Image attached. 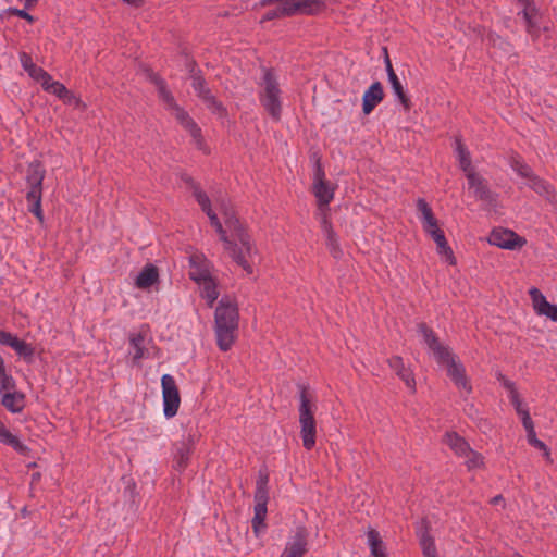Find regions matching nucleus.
I'll use <instances>...</instances> for the list:
<instances>
[{"instance_id":"nucleus-32","label":"nucleus","mask_w":557,"mask_h":557,"mask_svg":"<svg viewBox=\"0 0 557 557\" xmlns=\"http://www.w3.org/2000/svg\"><path fill=\"white\" fill-rule=\"evenodd\" d=\"M1 404L11 412H21L25 407V396L15 389L3 393Z\"/></svg>"},{"instance_id":"nucleus-15","label":"nucleus","mask_w":557,"mask_h":557,"mask_svg":"<svg viewBox=\"0 0 557 557\" xmlns=\"http://www.w3.org/2000/svg\"><path fill=\"white\" fill-rule=\"evenodd\" d=\"M487 240L491 245L509 250L520 249L527 243L525 238L519 236L511 230L503 227L494 228Z\"/></svg>"},{"instance_id":"nucleus-33","label":"nucleus","mask_w":557,"mask_h":557,"mask_svg":"<svg viewBox=\"0 0 557 557\" xmlns=\"http://www.w3.org/2000/svg\"><path fill=\"white\" fill-rule=\"evenodd\" d=\"M455 150L458 157L460 169L465 172V174L467 175L474 171L472 168L470 152L460 136L455 137Z\"/></svg>"},{"instance_id":"nucleus-40","label":"nucleus","mask_w":557,"mask_h":557,"mask_svg":"<svg viewBox=\"0 0 557 557\" xmlns=\"http://www.w3.org/2000/svg\"><path fill=\"white\" fill-rule=\"evenodd\" d=\"M511 403L515 406L517 414L521 418L524 429L527 430L534 426L529 410L523 406L520 395L518 397H513V399H511Z\"/></svg>"},{"instance_id":"nucleus-57","label":"nucleus","mask_w":557,"mask_h":557,"mask_svg":"<svg viewBox=\"0 0 557 557\" xmlns=\"http://www.w3.org/2000/svg\"><path fill=\"white\" fill-rule=\"evenodd\" d=\"M520 4L523 5V8H528L529 5L530 7H534L535 3H534V0H517Z\"/></svg>"},{"instance_id":"nucleus-58","label":"nucleus","mask_w":557,"mask_h":557,"mask_svg":"<svg viewBox=\"0 0 557 557\" xmlns=\"http://www.w3.org/2000/svg\"><path fill=\"white\" fill-rule=\"evenodd\" d=\"M280 2H282V0H262V1L260 2V4H261L262 7H267V5H271V4H274V3H275V4H277V3H280Z\"/></svg>"},{"instance_id":"nucleus-54","label":"nucleus","mask_w":557,"mask_h":557,"mask_svg":"<svg viewBox=\"0 0 557 557\" xmlns=\"http://www.w3.org/2000/svg\"><path fill=\"white\" fill-rule=\"evenodd\" d=\"M138 341H139V338H137V337H135V336H133V337L131 338L132 344H133V345H134V347L136 348V352H135V355H134V357H133V359H134V360H136L137 358H139V344H138Z\"/></svg>"},{"instance_id":"nucleus-23","label":"nucleus","mask_w":557,"mask_h":557,"mask_svg":"<svg viewBox=\"0 0 557 557\" xmlns=\"http://www.w3.org/2000/svg\"><path fill=\"white\" fill-rule=\"evenodd\" d=\"M182 181L186 185L187 189L191 193L195 200L199 205L202 211L209 210L211 207V200L208 194L202 189L200 184L194 180L188 174H183L181 176Z\"/></svg>"},{"instance_id":"nucleus-49","label":"nucleus","mask_w":557,"mask_h":557,"mask_svg":"<svg viewBox=\"0 0 557 557\" xmlns=\"http://www.w3.org/2000/svg\"><path fill=\"white\" fill-rule=\"evenodd\" d=\"M220 235V239L224 243L225 250H228L231 248H234V243L228 238L226 235V230L223 228V233H218Z\"/></svg>"},{"instance_id":"nucleus-26","label":"nucleus","mask_w":557,"mask_h":557,"mask_svg":"<svg viewBox=\"0 0 557 557\" xmlns=\"http://www.w3.org/2000/svg\"><path fill=\"white\" fill-rule=\"evenodd\" d=\"M160 283L158 267L153 263H147L141 269V290L158 292Z\"/></svg>"},{"instance_id":"nucleus-4","label":"nucleus","mask_w":557,"mask_h":557,"mask_svg":"<svg viewBox=\"0 0 557 557\" xmlns=\"http://www.w3.org/2000/svg\"><path fill=\"white\" fill-rule=\"evenodd\" d=\"M326 9V0H282L272 10H269L261 23L293 15H317Z\"/></svg>"},{"instance_id":"nucleus-16","label":"nucleus","mask_w":557,"mask_h":557,"mask_svg":"<svg viewBox=\"0 0 557 557\" xmlns=\"http://www.w3.org/2000/svg\"><path fill=\"white\" fill-rule=\"evenodd\" d=\"M386 362L394 371L395 375L405 384L410 394H416L417 381L411 367L407 366L400 356H392Z\"/></svg>"},{"instance_id":"nucleus-61","label":"nucleus","mask_w":557,"mask_h":557,"mask_svg":"<svg viewBox=\"0 0 557 557\" xmlns=\"http://www.w3.org/2000/svg\"><path fill=\"white\" fill-rule=\"evenodd\" d=\"M4 372H5L4 360H3V358L0 356V375H2Z\"/></svg>"},{"instance_id":"nucleus-48","label":"nucleus","mask_w":557,"mask_h":557,"mask_svg":"<svg viewBox=\"0 0 557 557\" xmlns=\"http://www.w3.org/2000/svg\"><path fill=\"white\" fill-rule=\"evenodd\" d=\"M20 60H21L22 66L24 67V70L26 72L35 64L32 60V57L26 52H22L20 54Z\"/></svg>"},{"instance_id":"nucleus-18","label":"nucleus","mask_w":557,"mask_h":557,"mask_svg":"<svg viewBox=\"0 0 557 557\" xmlns=\"http://www.w3.org/2000/svg\"><path fill=\"white\" fill-rule=\"evenodd\" d=\"M0 343L13 348L15 352L26 361L30 362L33 360L35 354L34 347L13 334L0 330Z\"/></svg>"},{"instance_id":"nucleus-41","label":"nucleus","mask_w":557,"mask_h":557,"mask_svg":"<svg viewBox=\"0 0 557 557\" xmlns=\"http://www.w3.org/2000/svg\"><path fill=\"white\" fill-rule=\"evenodd\" d=\"M65 104L74 106L75 108L81 109L82 111L86 110L87 106L83 100L76 96L73 91H69L65 98L62 99Z\"/></svg>"},{"instance_id":"nucleus-38","label":"nucleus","mask_w":557,"mask_h":557,"mask_svg":"<svg viewBox=\"0 0 557 557\" xmlns=\"http://www.w3.org/2000/svg\"><path fill=\"white\" fill-rule=\"evenodd\" d=\"M465 454L466 456H461L460 458L465 459V466L468 471L485 468V458L481 453L470 447L469 453L466 451Z\"/></svg>"},{"instance_id":"nucleus-19","label":"nucleus","mask_w":557,"mask_h":557,"mask_svg":"<svg viewBox=\"0 0 557 557\" xmlns=\"http://www.w3.org/2000/svg\"><path fill=\"white\" fill-rule=\"evenodd\" d=\"M447 375L454 382L457 388L463 389L467 394L472 393V385L467 376L463 364L458 360H450L446 367Z\"/></svg>"},{"instance_id":"nucleus-55","label":"nucleus","mask_w":557,"mask_h":557,"mask_svg":"<svg viewBox=\"0 0 557 557\" xmlns=\"http://www.w3.org/2000/svg\"><path fill=\"white\" fill-rule=\"evenodd\" d=\"M490 503L492 505H497V504L502 503L505 506V499H504L503 495H500V494L491 498Z\"/></svg>"},{"instance_id":"nucleus-29","label":"nucleus","mask_w":557,"mask_h":557,"mask_svg":"<svg viewBox=\"0 0 557 557\" xmlns=\"http://www.w3.org/2000/svg\"><path fill=\"white\" fill-rule=\"evenodd\" d=\"M527 24V33L531 36L533 41L540 38L539 26V10L536 5L523 8L521 13Z\"/></svg>"},{"instance_id":"nucleus-10","label":"nucleus","mask_w":557,"mask_h":557,"mask_svg":"<svg viewBox=\"0 0 557 557\" xmlns=\"http://www.w3.org/2000/svg\"><path fill=\"white\" fill-rule=\"evenodd\" d=\"M191 87L197 94V96L205 102L207 108L211 110L213 114L218 115L221 119L227 117V109L212 94L205 77L199 71L191 74Z\"/></svg>"},{"instance_id":"nucleus-22","label":"nucleus","mask_w":557,"mask_h":557,"mask_svg":"<svg viewBox=\"0 0 557 557\" xmlns=\"http://www.w3.org/2000/svg\"><path fill=\"white\" fill-rule=\"evenodd\" d=\"M470 188L474 189V195L479 200L492 202L494 195L487 186L486 181L475 171L466 175Z\"/></svg>"},{"instance_id":"nucleus-62","label":"nucleus","mask_w":557,"mask_h":557,"mask_svg":"<svg viewBox=\"0 0 557 557\" xmlns=\"http://www.w3.org/2000/svg\"><path fill=\"white\" fill-rule=\"evenodd\" d=\"M212 226L215 228L216 233H223L224 227L222 226L221 222H218V224H214Z\"/></svg>"},{"instance_id":"nucleus-25","label":"nucleus","mask_w":557,"mask_h":557,"mask_svg":"<svg viewBox=\"0 0 557 557\" xmlns=\"http://www.w3.org/2000/svg\"><path fill=\"white\" fill-rule=\"evenodd\" d=\"M384 90L380 82L373 83L367 89L362 97V111L364 114H370L373 109L383 100Z\"/></svg>"},{"instance_id":"nucleus-1","label":"nucleus","mask_w":557,"mask_h":557,"mask_svg":"<svg viewBox=\"0 0 557 557\" xmlns=\"http://www.w3.org/2000/svg\"><path fill=\"white\" fill-rule=\"evenodd\" d=\"M239 307L234 296H223L214 311V334L221 351H228L237 339Z\"/></svg>"},{"instance_id":"nucleus-60","label":"nucleus","mask_w":557,"mask_h":557,"mask_svg":"<svg viewBox=\"0 0 557 557\" xmlns=\"http://www.w3.org/2000/svg\"><path fill=\"white\" fill-rule=\"evenodd\" d=\"M37 4V0H25V8L32 9Z\"/></svg>"},{"instance_id":"nucleus-21","label":"nucleus","mask_w":557,"mask_h":557,"mask_svg":"<svg viewBox=\"0 0 557 557\" xmlns=\"http://www.w3.org/2000/svg\"><path fill=\"white\" fill-rule=\"evenodd\" d=\"M417 209L421 213L423 230L428 235L433 236L435 233L442 231L438 225V220L424 198L417 200Z\"/></svg>"},{"instance_id":"nucleus-59","label":"nucleus","mask_w":557,"mask_h":557,"mask_svg":"<svg viewBox=\"0 0 557 557\" xmlns=\"http://www.w3.org/2000/svg\"><path fill=\"white\" fill-rule=\"evenodd\" d=\"M543 456L545 457L548 463H553V459L550 457V449L548 447L546 448V451H543Z\"/></svg>"},{"instance_id":"nucleus-52","label":"nucleus","mask_w":557,"mask_h":557,"mask_svg":"<svg viewBox=\"0 0 557 557\" xmlns=\"http://www.w3.org/2000/svg\"><path fill=\"white\" fill-rule=\"evenodd\" d=\"M207 216L209 218L210 220V223L211 225H214V224H218V222H220L218 215L215 214V212L212 210V208H210L209 210H206L203 211Z\"/></svg>"},{"instance_id":"nucleus-13","label":"nucleus","mask_w":557,"mask_h":557,"mask_svg":"<svg viewBox=\"0 0 557 557\" xmlns=\"http://www.w3.org/2000/svg\"><path fill=\"white\" fill-rule=\"evenodd\" d=\"M161 383L163 393L164 416L166 418H172L177 413L180 408V392L176 386L175 380L169 374H164L162 376Z\"/></svg>"},{"instance_id":"nucleus-53","label":"nucleus","mask_w":557,"mask_h":557,"mask_svg":"<svg viewBox=\"0 0 557 557\" xmlns=\"http://www.w3.org/2000/svg\"><path fill=\"white\" fill-rule=\"evenodd\" d=\"M207 216L209 218L210 220V223L211 225H214V224H218V222H220L218 215L215 214V212L212 210V208H210L209 210H206L203 211Z\"/></svg>"},{"instance_id":"nucleus-2","label":"nucleus","mask_w":557,"mask_h":557,"mask_svg":"<svg viewBox=\"0 0 557 557\" xmlns=\"http://www.w3.org/2000/svg\"><path fill=\"white\" fill-rule=\"evenodd\" d=\"M224 222L227 230L232 233V236L240 245L239 247L235 242L234 248H231L227 251L232 259L246 272L247 275L253 274L255 269L249 262V259L252 257L256 249L250 235L233 212H225Z\"/></svg>"},{"instance_id":"nucleus-63","label":"nucleus","mask_w":557,"mask_h":557,"mask_svg":"<svg viewBox=\"0 0 557 557\" xmlns=\"http://www.w3.org/2000/svg\"><path fill=\"white\" fill-rule=\"evenodd\" d=\"M123 2H125L129 5H135V4H137L138 0H123Z\"/></svg>"},{"instance_id":"nucleus-39","label":"nucleus","mask_w":557,"mask_h":557,"mask_svg":"<svg viewBox=\"0 0 557 557\" xmlns=\"http://www.w3.org/2000/svg\"><path fill=\"white\" fill-rule=\"evenodd\" d=\"M388 81H389L392 88H393L395 95L397 96L399 102L404 107L405 111H409L411 108V101H410L409 97L407 96V94L405 92L404 87H403L399 78L397 77V75L389 77Z\"/></svg>"},{"instance_id":"nucleus-28","label":"nucleus","mask_w":557,"mask_h":557,"mask_svg":"<svg viewBox=\"0 0 557 557\" xmlns=\"http://www.w3.org/2000/svg\"><path fill=\"white\" fill-rule=\"evenodd\" d=\"M443 443L447 445L458 458L466 456L465 453H469V448L471 447L465 437L454 431L445 433Z\"/></svg>"},{"instance_id":"nucleus-56","label":"nucleus","mask_w":557,"mask_h":557,"mask_svg":"<svg viewBox=\"0 0 557 557\" xmlns=\"http://www.w3.org/2000/svg\"><path fill=\"white\" fill-rule=\"evenodd\" d=\"M533 447L542 450V451H546V448L548 447L543 441H539L536 444L533 445Z\"/></svg>"},{"instance_id":"nucleus-42","label":"nucleus","mask_w":557,"mask_h":557,"mask_svg":"<svg viewBox=\"0 0 557 557\" xmlns=\"http://www.w3.org/2000/svg\"><path fill=\"white\" fill-rule=\"evenodd\" d=\"M15 387V381L11 375L7 374V372L0 375V393L3 394L5 392L13 391Z\"/></svg>"},{"instance_id":"nucleus-5","label":"nucleus","mask_w":557,"mask_h":557,"mask_svg":"<svg viewBox=\"0 0 557 557\" xmlns=\"http://www.w3.org/2000/svg\"><path fill=\"white\" fill-rule=\"evenodd\" d=\"M144 73L146 79L156 87L159 98L164 103L165 109L171 112L183 128H185L189 122L194 121L189 113L176 102L171 90L168 88L165 81L158 73L148 67L144 69Z\"/></svg>"},{"instance_id":"nucleus-44","label":"nucleus","mask_w":557,"mask_h":557,"mask_svg":"<svg viewBox=\"0 0 557 557\" xmlns=\"http://www.w3.org/2000/svg\"><path fill=\"white\" fill-rule=\"evenodd\" d=\"M51 90L49 92H52L53 95H55L59 99H63L65 98L66 94L70 91V89L66 88V86L58 81H55L52 85H51Z\"/></svg>"},{"instance_id":"nucleus-64","label":"nucleus","mask_w":557,"mask_h":557,"mask_svg":"<svg viewBox=\"0 0 557 557\" xmlns=\"http://www.w3.org/2000/svg\"><path fill=\"white\" fill-rule=\"evenodd\" d=\"M39 479H40V473L39 472L33 474V481H36V480H39Z\"/></svg>"},{"instance_id":"nucleus-36","label":"nucleus","mask_w":557,"mask_h":557,"mask_svg":"<svg viewBox=\"0 0 557 557\" xmlns=\"http://www.w3.org/2000/svg\"><path fill=\"white\" fill-rule=\"evenodd\" d=\"M190 453L191 446L189 443L183 442L177 446L173 465L175 470L183 471L187 467Z\"/></svg>"},{"instance_id":"nucleus-20","label":"nucleus","mask_w":557,"mask_h":557,"mask_svg":"<svg viewBox=\"0 0 557 557\" xmlns=\"http://www.w3.org/2000/svg\"><path fill=\"white\" fill-rule=\"evenodd\" d=\"M530 297L533 308L539 315H545L552 321H557V306L547 301L546 297L535 287L531 288Z\"/></svg>"},{"instance_id":"nucleus-12","label":"nucleus","mask_w":557,"mask_h":557,"mask_svg":"<svg viewBox=\"0 0 557 557\" xmlns=\"http://www.w3.org/2000/svg\"><path fill=\"white\" fill-rule=\"evenodd\" d=\"M509 164L515 170L518 175L529 181V187L534 190L540 196H549L550 187L549 185L540 176H537L531 166L527 164L521 158L518 156H512L509 159Z\"/></svg>"},{"instance_id":"nucleus-9","label":"nucleus","mask_w":557,"mask_h":557,"mask_svg":"<svg viewBox=\"0 0 557 557\" xmlns=\"http://www.w3.org/2000/svg\"><path fill=\"white\" fill-rule=\"evenodd\" d=\"M268 474H260L255 491V515L251 520L252 529L256 535L265 528V518L268 513L267 505L269 502Z\"/></svg>"},{"instance_id":"nucleus-11","label":"nucleus","mask_w":557,"mask_h":557,"mask_svg":"<svg viewBox=\"0 0 557 557\" xmlns=\"http://www.w3.org/2000/svg\"><path fill=\"white\" fill-rule=\"evenodd\" d=\"M418 330L422 334L425 344L432 350L436 361L440 364L447 367L450 360H456L457 357L449 349L448 346L443 345L434 331L424 322L418 324Z\"/></svg>"},{"instance_id":"nucleus-34","label":"nucleus","mask_w":557,"mask_h":557,"mask_svg":"<svg viewBox=\"0 0 557 557\" xmlns=\"http://www.w3.org/2000/svg\"><path fill=\"white\" fill-rule=\"evenodd\" d=\"M436 244V251L438 255L446 258V261L450 265H455L457 263L456 257L451 247L448 245L447 239L445 237L444 231L435 233L431 236Z\"/></svg>"},{"instance_id":"nucleus-3","label":"nucleus","mask_w":557,"mask_h":557,"mask_svg":"<svg viewBox=\"0 0 557 557\" xmlns=\"http://www.w3.org/2000/svg\"><path fill=\"white\" fill-rule=\"evenodd\" d=\"M299 425L302 446L306 450H311L315 446L317 441V420L314 417L317 410V401L314 396L309 392L308 386L299 387Z\"/></svg>"},{"instance_id":"nucleus-7","label":"nucleus","mask_w":557,"mask_h":557,"mask_svg":"<svg viewBox=\"0 0 557 557\" xmlns=\"http://www.w3.org/2000/svg\"><path fill=\"white\" fill-rule=\"evenodd\" d=\"M261 85L263 86L259 96L261 104L273 120L280 121L282 115L281 89L272 69H264Z\"/></svg>"},{"instance_id":"nucleus-24","label":"nucleus","mask_w":557,"mask_h":557,"mask_svg":"<svg viewBox=\"0 0 557 557\" xmlns=\"http://www.w3.org/2000/svg\"><path fill=\"white\" fill-rule=\"evenodd\" d=\"M321 227L326 237V247L330 255L334 259L338 260L343 256V250L341 248L337 234L332 226L331 219L324 215V219H321Z\"/></svg>"},{"instance_id":"nucleus-45","label":"nucleus","mask_w":557,"mask_h":557,"mask_svg":"<svg viewBox=\"0 0 557 557\" xmlns=\"http://www.w3.org/2000/svg\"><path fill=\"white\" fill-rule=\"evenodd\" d=\"M10 15H15V16H18L21 18H24L26 20L27 22L29 23H33L34 22V16L30 15L29 13H27L25 10H20V9H15V8H10L8 9L7 11Z\"/></svg>"},{"instance_id":"nucleus-35","label":"nucleus","mask_w":557,"mask_h":557,"mask_svg":"<svg viewBox=\"0 0 557 557\" xmlns=\"http://www.w3.org/2000/svg\"><path fill=\"white\" fill-rule=\"evenodd\" d=\"M184 129L189 133L198 150L202 151L205 154L210 153V149L207 146L206 140L202 136L201 128L198 126L195 120L193 122H189V124Z\"/></svg>"},{"instance_id":"nucleus-6","label":"nucleus","mask_w":557,"mask_h":557,"mask_svg":"<svg viewBox=\"0 0 557 557\" xmlns=\"http://www.w3.org/2000/svg\"><path fill=\"white\" fill-rule=\"evenodd\" d=\"M46 171L40 161L36 160L29 163L27 169L26 182L29 186L26 199L29 203V211L44 223V213L41 210L42 182Z\"/></svg>"},{"instance_id":"nucleus-27","label":"nucleus","mask_w":557,"mask_h":557,"mask_svg":"<svg viewBox=\"0 0 557 557\" xmlns=\"http://www.w3.org/2000/svg\"><path fill=\"white\" fill-rule=\"evenodd\" d=\"M422 527L419 532V543L424 557H437L434 539L430 533L431 527L426 519H422Z\"/></svg>"},{"instance_id":"nucleus-47","label":"nucleus","mask_w":557,"mask_h":557,"mask_svg":"<svg viewBox=\"0 0 557 557\" xmlns=\"http://www.w3.org/2000/svg\"><path fill=\"white\" fill-rule=\"evenodd\" d=\"M28 75L35 79V81H38L40 79V77L46 73V71L42 69V67H39L37 66L36 64H34L28 71H27Z\"/></svg>"},{"instance_id":"nucleus-30","label":"nucleus","mask_w":557,"mask_h":557,"mask_svg":"<svg viewBox=\"0 0 557 557\" xmlns=\"http://www.w3.org/2000/svg\"><path fill=\"white\" fill-rule=\"evenodd\" d=\"M200 287V295L206 300L209 308H212L220 293L218 290L216 278L212 275L203 281L197 282Z\"/></svg>"},{"instance_id":"nucleus-43","label":"nucleus","mask_w":557,"mask_h":557,"mask_svg":"<svg viewBox=\"0 0 557 557\" xmlns=\"http://www.w3.org/2000/svg\"><path fill=\"white\" fill-rule=\"evenodd\" d=\"M497 380L503 384V386L509 392L510 399H513V397L519 396V392L516 388V385L513 382L508 380L503 373H497Z\"/></svg>"},{"instance_id":"nucleus-37","label":"nucleus","mask_w":557,"mask_h":557,"mask_svg":"<svg viewBox=\"0 0 557 557\" xmlns=\"http://www.w3.org/2000/svg\"><path fill=\"white\" fill-rule=\"evenodd\" d=\"M367 535L372 557H386L385 547L380 533L375 529H369Z\"/></svg>"},{"instance_id":"nucleus-8","label":"nucleus","mask_w":557,"mask_h":557,"mask_svg":"<svg viewBox=\"0 0 557 557\" xmlns=\"http://www.w3.org/2000/svg\"><path fill=\"white\" fill-rule=\"evenodd\" d=\"M335 189L336 186L326 181L322 163L320 159H318L314 166L312 193L317 198V206L321 219H324V214L326 218H330L329 205L334 198Z\"/></svg>"},{"instance_id":"nucleus-50","label":"nucleus","mask_w":557,"mask_h":557,"mask_svg":"<svg viewBox=\"0 0 557 557\" xmlns=\"http://www.w3.org/2000/svg\"><path fill=\"white\" fill-rule=\"evenodd\" d=\"M527 437L528 442L531 446L536 444L540 440L536 437L535 428L532 426L531 429H527Z\"/></svg>"},{"instance_id":"nucleus-17","label":"nucleus","mask_w":557,"mask_h":557,"mask_svg":"<svg viewBox=\"0 0 557 557\" xmlns=\"http://www.w3.org/2000/svg\"><path fill=\"white\" fill-rule=\"evenodd\" d=\"M189 277L195 282L203 281L212 276V263L201 252L189 256Z\"/></svg>"},{"instance_id":"nucleus-31","label":"nucleus","mask_w":557,"mask_h":557,"mask_svg":"<svg viewBox=\"0 0 557 557\" xmlns=\"http://www.w3.org/2000/svg\"><path fill=\"white\" fill-rule=\"evenodd\" d=\"M0 442L4 445L11 446L17 453L26 456L30 453L29 447L24 445L17 436L12 434L3 422L0 421Z\"/></svg>"},{"instance_id":"nucleus-51","label":"nucleus","mask_w":557,"mask_h":557,"mask_svg":"<svg viewBox=\"0 0 557 557\" xmlns=\"http://www.w3.org/2000/svg\"><path fill=\"white\" fill-rule=\"evenodd\" d=\"M384 50H385V53H387V49L385 48ZM385 63H386V72H387L388 78L396 76V73L393 69V65H392L388 54H386V57H385Z\"/></svg>"},{"instance_id":"nucleus-14","label":"nucleus","mask_w":557,"mask_h":557,"mask_svg":"<svg viewBox=\"0 0 557 557\" xmlns=\"http://www.w3.org/2000/svg\"><path fill=\"white\" fill-rule=\"evenodd\" d=\"M309 531L305 525L296 527L286 543L282 557H304L308 553Z\"/></svg>"},{"instance_id":"nucleus-46","label":"nucleus","mask_w":557,"mask_h":557,"mask_svg":"<svg viewBox=\"0 0 557 557\" xmlns=\"http://www.w3.org/2000/svg\"><path fill=\"white\" fill-rule=\"evenodd\" d=\"M37 82H39L44 88V90L46 91H50L51 90V85L55 82V81H52V77L51 75L46 71V73L40 77V79H38Z\"/></svg>"}]
</instances>
